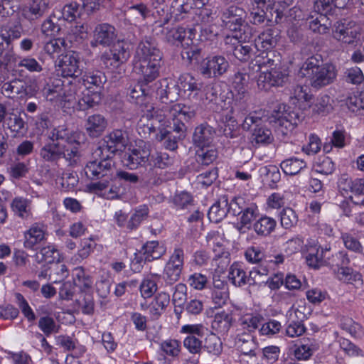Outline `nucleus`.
Returning a JSON list of instances; mask_svg holds the SVG:
<instances>
[{
  "label": "nucleus",
  "instance_id": "obj_1",
  "mask_svg": "<svg viewBox=\"0 0 364 364\" xmlns=\"http://www.w3.org/2000/svg\"><path fill=\"white\" fill-rule=\"evenodd\" d=\"M49 139L51 141L40 150V156L44 161L55 162L64 158L69 165L77 163L80 156L79 146L84 139L80 132L58 127L50 132Z\"/></svg>",
  "mask_w": 364,
  "mask_h": 364
},
{
  "label": "nucleus",
  "instance_id": "obj_2",
  "mask_svg": "<svg viewBox=\"0 0 364 364\" xmlns=\"http://www.w3.org/2000/svg\"><path fill=\"white\" fill-rule=\"evenodd\" d=\"M163 54L156 40L145 36L138 44L134 56V70L144 85L154 81L160 75Z\"/></svg>",
  "mask_w": 364,
  "mask_h": 364
},
{
  "label": "nucleus",
  "instance_id": "obj_3",
  "mask_svg": "<svg viewBox=\"0 0 364 364\" xmlns=\"http://www.w3.org/2000/svg\"><path fill=\"white\" fill-rule=\"evenodd\" d=\"M321 63V55H312L305 60L299 70L300 75L308 78L310 85L316 89L332 83L336 77L333 65Z\"/></svg>",
  "mask_w": 364,
  "mask_h": 364
},
{
  "label": "nucleus",
  "instance_id": "obj_4",
  "mask_svg": "<svg viewBox=\"0 0 364 364\" xmlns=\"http://www.w3.org/2000/svg\"><path fill=\"white\" fill-rule=\"evenodd\" d=\"M193 31V29H188L190 35L185 43H183V41L185 40L186 31L183 27L166 28L164 37L166 41L170 44L178 45L181 43L183 50H181V55L182 59L188 63H192L193 62L198 63L202 58L201 48L194 45L192 42L191 36Z\"/></svg>",
  "mask_w": 364,
  "mask_h": 364
},
{
  "label": "nucleus",
  "instance_id": "obj_5",
  "mask_svg": "<svg viewBox=\"0 0 364 364\" xmlns=\"http://www.w3.org/2000/svg\"><path fill=\"white\" fill-rule=\"evenodd\" d=\"M93 156L95 159L89 161L85 168L86 176L92 180L102 178L112 179L115 167L112 156L104 153L100 149H96Z\"/></svg>",
  "mask_w": 364,
  "mask_h": 364
},
{
  "label": "nucleus",
  "instance_id": "obj_6",
  "mask_svg": "<svg viewBox=\"0 0 364 364\" xmlns=\"http://www.w3.org/2000/svg\"><path fill=\"white\" fill-rule=\"evenodd\" d=\"M272 118L271 122L274 123L275 132L282 138L290 134L300 121L298 113L286 105L280 106L277 111H274Z\"/></svg>",
  "mask_w": 364,
  "mask_h": 364
},
{
  "label": "nucleus",
  "instance_id": "obj_7",
  "mask_svg": "<svg viewBox=\"0 0 364 364\" xmlns=\"http://www.w3.org/2000/svg\"><path fill=\"white\" fill-rule=\"evenodd\" d=\"M68 92L73 93L75 96V99L71 104L77 102V108L82 111L94 107L102 100L101 92L92 90L90 86L88 87L79 86V85H77L76 80L70 82Z\"/></svg>",
  "mask_w": 364,
  "mask_h": 364
},
{
  "label": "nucleus",
  "instance_id": "obj_8",
  "mask_svg": "<svg viewBox=\"0 0 364 364\" xmlns=\"http://www.w3.org/2000/svg\"><path fill=\"white\" fill-rule=\"evenodd\" d=\"M152 146L149 142L139 141L124 157V165L130 170L149 166Z\"/></svg>",
  "mask_w": 364,
  "mask_h": 364
},
{
  "label": "nucleus",
  "instance_id": "obj_9",
  "mask_svg": "<svg viewBox=\"0 0 364 364\" xmlns=\"http://www.w3.org/2000/svg\"><path fill=\"white\" fill-rule=\"evenodd\" d=\"M184 251L176 247L164 267L162 278L168 285H172L180 279L184 265Z\"/></svg>",
  "mask_w": 364,
  "mask_h": 364
},
{
  "label": "nucleus",
  "instance_id": "obj_10",
  "mask_svg": "<svg viewBox=\"0 0 364 364\" xmlns=\"http://www.w3.org/2000/svg\"><path fill=\"white\" fill-rule=\"evenodd\" d=\"M331 27L333 37L336 41L348 45H355L358 43L360 33L354 21L343 18L336 21Z\"/></svg>",
  "mask_w": 364,
  "mask_h": 364
},
{
  "label": "nucleus",
  "instance_id": "obj_11",
  "mask_svg": "<svg viewBox=\"0 0 364 364\" xmlns=\"http://www.w3.org/2000/svg\"><path fill=\"white\" fill-rule=\"evenodd\" d=\"M80 59V55L73 50L62 55L56 64L58 74L77 80L76 78L82 74Z\"/></svg>",
  "mask_w": 364,
  "mask_h": 364
},
{
  "label": "nucleus",
  "instance_id": "obj_12",
  "mask_svg": "<svg viewBox=\"0 0 364 364\" xmlns=\"http://www.w3.org/2000/svg\"><path fill=\"white\" fill-rule=\"evenodd\" d=\"M250 80V75L242 72L236 73L233 78V87L237 92L235 95V103L233 109L245 112L242 114H245L249 109L247 90Z\"/></svg>",
  "mask_w": 364,
  "mask_h": 364
},
{
  "label": "nucleus",
  "instance_id": "obj_13",
  "mask_svg": "<svg viewBox=\"0 0 364 364\" xmlns=\"http://www.w3.org/2000/svg\"><path fill=\"white\" fill-rule=\"evenodd\" d=\"M229 67L230 64L224 56H208L200 63L199 72L205 77L217 78L225 74Z\"/></svg>",
  "mask_w": 364,
  "mask_h": 364
},
{
  "label": "nucleus",
  "instance_id": "obj_14",
  "mask_svg": "<svg viewBox=\"0 0 364 364\" xmlns=\"http://www.w3.org/2000/svg\"><path fill=\"white\" fill-rule=\"evenodd\" d=\"M288 80V71L280 67V68L261 72L257 77V84L259 90L267 91L272 87L284 86Z\"/></svg>",
  "mask_w": 364,
  "mask_h": 364
},
{
  "label": "nucleus",
  "instance_id": "obj_15",
  "mask_svg": "<svg viewBox=\"0 0 364 364\" xmlns=\"http://www.w3.org/2000/svg\"><path fill=\"white\" fill-rule=\"evenodd\" d=\"M128 141L127 133L126 131L116 129L108 133L103 138V144L97 149H100L104 153L114 157L118 151H122Z\"/></svg>",
  "mask_w": 364,
  "mask_h": 364
},
{
  "label": "nucleus",
  "instance_id": "obj_16",
  "mask_svg": "<svg viewBox=\"0 0 364 364\" xmlns=\"http://www.w3.org/2000/svg\"><path fill=\"white\" fill-rule=\"evenodd\" d=\"M144 114L139 119L137 124V131L139 134L144 139L151 138L152 134L155 136L158 134L157 124L161 121L160 117L156 113L152 105H146L145 109H142Z\"/></svg>",
  "mask_w": 364,
  "mask_h": 364
},
{
  "label": "nucleus",
  "instance_id": "obj_17",
  "mask_svg": "<svg viewBox=\"0 0 364 364\" xmlns=\"http://www.w3.org/2000/svg\"><path fill=\"white\" fill-rule=\"evenodd\" d=\"M307 255H306V261L307 264L314 269H318L321 266H327V260L331 258V247H326L319 250L320 246L314 240L309 241L306 245Z\"/></svg>",
  "mask_w": 364,
  "mask_h": 364
},
{
  "label": "nucleus",
  "instance_id": "obj_18",
  "mask_svg": "<svg viewBox=\"0 0 364 364\" xmlns=\"http://www.w3.org/2000/svg\"><path fill=\"white\" fill-rule=\"evenodd\" d=\"M68 87H65L60 80H55L52 84H48L43 89V94L47 100L55 102L72 103L75 99L73 93L68 92Z\"/></svg>",
  "mask_w": 364,
  "mask_h": 364
},
{
  "label": "nucleus",
  "instance_id": "obj_19",
  "mask_svg": "<svg viewBox=\"0 0 364 364\" xmlns=\"http://www.w3.org/2000/svg\"><path fill=\"white\" fill-rule=\"evenodd\" d=\"M246 18L245 11L239 6L232 5L224 9L221 14L223 25L232 31L242 26Z\"/></svg>",
  "mask_w": 364,
  "mask_h": 364
},
{
  "label": "nucleus",
  "instance_id": "obj_20",
  "mask_svg": "<svg viewBox=\"0 0 364 364\" xmlns=\"http://www.w3.org/2000/svg\"><path fill=\"white\" fill-rule=\"evenodd\" d=\"M115 28L107 23H100L95 26L93 31V39L90 42L92 47L111 46L117 38Z\"/></svg>",
  "mask_w": 364,
  "mask_h": 364
},
{
  "label": "nucleus",
  "instance_id": "obj_21",
  "mask_svg": "<svg viewBox=\"0 0 364 364\" xmlns=\"http://www.w3.org/2000/svg\"><path fill=\"white\" fill-rule=\"evenodd\" d=\"M166 252L165 245L159 241H149L146 242L139 252V257L137 262L152 261L161 258Z\"/></svg>",
  "mask_w": 364,
  "mask_h": 364
},
{
  "label": "nucleus",
  "instance_id": "obj_22",
  "mask_svg": "<svg viewBox=\"0 0 364 364\" xmlns=\"http://www.w3.org/2000/svg\"><path fill=\"white\" fill-rule=\"evenodd\" d=\"M279 38L278 30L267 28L255 38V48L257 50H272V49L277 46Z\"/></svg>",
  "mask_w": 364,
  "mask_h": 364
},
{
  "label": "nucleus",
  "instance_id": "obj_23",
  "mask_svg": "<svg viewBox=\"0 0 364 364\" xmlns=\"http://www.w3.org/2000/svg\"><path fill=\"white\" fill-rule=\"evenodd\" d=\"M251 64L257 67L259 70L262 68H267L270 70L275 68H280L282 67V55L276 50H265L263 51L261 55H258Z\"/></svg>",
  "mask_w": 364,
  "mask_h": 364
},
{
  "label": "nucleus",
  "instance_id": "obj_24",
  "mask_svg": "<svg viewBox=\"0 0 364 364\" xmlns=\"http://www.w3.org/2000/svg\"><path fill=\"white\" fill-rule=\"evenodd\" d=\"M166 117L176 118L177 120L188 122L196 116V109L193 106L178 103L168 107L166 110Z\"/></svg>",
  "mask_w": 364,
  "mask_h": 364
},
{
  "label": "nucleus",
  "instance_id": "obj_25",
  "mask_svg": "<svg viewBox=\"0 0 364 364\" xmlns=\"http://www.w3.org/2000/svg\"><path fill=\"white\" fill-rule=\"evenodd\" d=\"M48 0H32L23 7L22 15L29 21L37 20L48 11Z\"/></svg>",
  "mask_w": 364,
  "mask_h": 364
},
{
  "label": "nucleus",
  "instance_id": "obj_26",
  "mask_svg": "<svg viewBox=\"0 0 364 364\" xmlns=\"http://www.w3.org/2000/svg\"><path fill=\"white\" fill-rule=\"evenodd\" d=\"M159 84L156 94L162 102H173L178 100L180 92L177 84L169 82L166 78L159 81Z\"/></svg>",
  "mask_w": 364,
  "mask_h": 364
},
{
  "label": "nucleus",
  "instance_id": "obj_27",
  "mask_svg": "<svg viewBox=\"0 0 364 364\" xmlns=\"http://www.w3.org/2000/svg\"><path fill=\"white\" fill-rule=\"evenodd\" d=\"M179 92L190 96L194 93L197 95L203 87V84L190 73H183L180 75L177 81Z\"/></svg>",
  "mask_w": 364,
  "mask_h": 364
},
{
  "label": "nucleus",
  "instance_id": "obj_28",
  "mask_svg": "<svg viewBox=\"0 0 364 364\" xmlns=\"http://www.w3.org/2000/svg\"><path fill=\"white\" fill-rule=\"evenodd\" d=\"M107 126L105 117L100 114H95L87 117L85 122V130L92 138L102 135Z\"/></svg>",
  "mask_w": 364,
  "mask_h": 364
},
{
  "label": "nucleus",
  "instance_id": "obj_29",
  "mask_svg": "<svg viewBox=\"0 0 364 364\" xmlns=\"http://www.w3.org/2000/svg\"><path fill=\"white\" fill-rule=\"evenodd\" d=\"M215 134V129L206 123L198 126L194 131L193 141L197 146H209Z\"/></svg>",
  "mask_w": 364,
  "mask_h": 364
},
{
  "label": "nucleus",
  "instance_id": "obj_30",
  "mask_svg": "<svg viewBox=\"0 0 364 364\" xmlns=\"http://www.w3.org/2000/svg\"><path fill=\"white\" fill-rule=\"evenodd\" d=\"M229 212L228 197L223 196L210 208L208 217L211 222L218 223L223 220Z\"/></svg>",
  "mask_w": 364,
  "mask_h": 364
},
{
  "label": "nucleus",
  "instance_id": "obj_31",
  "mask_svg": "<svg viewBox=\"0 0 364 364\" xmlns=\"http://www.w3.org/2000/svg\"><path fill=\"white\" fill-rule=\"evenodd\" d=\"M46 231L42 225L35 223L24 232L23 246L26 249H33L35 245L45 239Z\"/></svg>",
  "mask_w": 364,
  "mask_h": 364
},
{
  "label": "nucleus",
  "instance_id": "obj_32",
  "mask_svg": "<svg viewBox=\"0 0 364 364\" xmlns=\"http://www.w3.org/2000/svg\"><path fill=\"white\" fill-rule=\"evenodd\" d=\"M80 80H76L77 85H82V87H91L92 90H99L103 87L104 83L106 82V76L100 71H92L85 73Z\"/></svg>",
  "mask_w": 364,
  "mask_h": 364
},
{
  "label": "nucleus",
  "instance_id": "obj_33",
  "mask_svg": "<svg viewBox=\"0 0 364 364\" xmlns=\"http://www.w3.org/2000/svg\"><path fill=\"white\" fill-rule=\"evenodd\" d=\"M11 208L14 215L23 220L32 217L31 201L23 197H15L11 203Z\"/></svg>",
  "mask_w": 364,
  "mask_h": 364
},
{
  "label": "nucleus",
  "instance_id": "obj_34",
  "mask_svg": "<svg viewBox=\"0 0 364 364\" xmlns=\"http://www.w3.org/2000/svg\"><path fill=\"white\" fill-rule=\"evenodd\" d=\"M169 304L170 296L168 293L164 291L158 293L148 306L150 315L154 318H158L165 311Z\"/></svg>",
  "mask_w": 364,
  "mask_h": 364
},
{
  "label": "nucleus",
  "instance_id": "obj_35",
  "mask_svg": "<svg viewBox=\"0 0 364 364\" xmlns=\"http://www.w3.org/2000/svg\"><path fill=\"white\" fill-rule=\"evenodd\" d=\"M232 322V317L231 314L222 311L215 314L211 323V327L218 333L225 334L229 331Z\"/></svg>",
  "mask_w": 364,
  "mask_h": 364
},
{
  "label": "nucleus",
  "instance_id": "obj_36",
  "mask_svg": "<svg viewBox=\"0 0 364 364\" xmlns=\"http://www.w3.org/2000/svg\"><path fill=\"white\" fill-rule=\"evenodd\" d=\"M277 221L268 216H262L253 224V230L259 237H267L274 231Z\"/></svg>",
  "mask_w": 364,
  "mask_h": 364
},
{
  "label": "nucleus",
  "instance_id": "obj_37",
  "mask_svg": "<svg viewBox=\"0 0 364 364\" xmlns=\"http://www.w3.org/2000/svg\"><path fill=\"white\" fill-rule=\"evenodd\" d=\"M175 162V156L166 152L152 151L149 166L160 169L170 168Z\"/></svg>",
  "mask_w": 364,
  "mask_h": 364
},
{
  "label": "nucleus",
  "instance_id": "obj_38",
  "mask_svg": "<svg viewBox=\"0 0 364 364\" xmlns=\"http://www.w3.org/2000/svg\"><path fill=\"white\" fill-rule=\"evenodd\" d=\"M258 215V208L255 203H250L243 207L240 214V223L237 225V230L242 232L243 228H250L252 222L257 218Z\"/></svg>",
  "mask_w": 364,
  "mask_h": 364
},
{
  "label": "nucleus",
  "instance_id": "obj_39",
  "mask_svg": "<svg viewBox=\"0 0 364 364\" xmlns=\"http://www.w3.org/2000/svg\"><path fill=\"white\" fill-rule=\"evenodd\" d=\"M196 153V161L199 165L208 166L218 157V151L212 145L198 146Z\"/></svg>",
  "mask_w": 364,
  "mask_h": 364
},
{
  "label": "nucleus",
  "instance_id": "obj_40",
  "mask_svg": "<svg viewBox=\"0 0 364 364\" xmlns=\"http://www.w3.org/2000/svg\"><path fill=\"white\" fill-rule=\"evenodd\" d=\"M309 28L314 33H327L331 27V22L325 15L317 14L316 17L311 16L307 18Z\"/></svg>",
  "mask_w": 364,
  "mask_h": 364
},
{
  "label": "nucleus",
  "instance_id": "obj_41",
  "mask_svg": "<svg viewBox=\"0 0 364 364\" xmlns=\"http://www.w3.org/2000/svg\"><path fill=\"white\" fill-rule=\"evenodd\" d=\"M339 187L344 191H350L355 195H364V178H356L353 181L346 176L338 180Z\"/></svg>",
  "mask_w": 364,
  "mask_h": 364
},
{
  "label": "nucleus",
  "instance_id": "obj_42",
  "mask_svg": "<svg viewBox=\"0 0 364 364\" xmlns=\"http://www.w3.org/2000/svg\"><path fill=\"white\" fill-rule=\"evenodd\" d=\"M59 256L58 250L53 245L43 247L35 255L36 260L39 264L42 262L53 264L59 260Z\"/></svg>",
  "mask_w": 364,
  "mask_h": 364
},
{
  "label": "nucleus",
  "instance_id": "obj_43",
  "mask_svg": "<svg viewBox=\"0 0 364 364\" xmlns=\"http://www.w3.org/2000/svg\"><path fill=\"white\" fill-rule=\"evenodd\" d=\"M4 95L10 97V95H17L23 97L27 95L26 82L18 78H15L10 82H5L2 86Z\"/></svg>",
  "mask_w": 364,
  "mask_h": 364
},
{
  "label": "nucleus",
  "instance_id": "obj_44",
  "mask_svg": "<svg viewBox=\"0 0 364 364\" xmlns=\"http://www.w3.org/2000/svg\"><path fill=\"white\" fill-rule=\"evenodd\" d=\"M219 234L213 232L207 235L208 245L213 248L216 258H228L229 252L225 250L224 245L220 241Z\"/></svg>",
  "mask_w": 364,
  "mask_h": 364
},
{
  "label": "nucleus",
  "instance_id": "obj_45",
  "mask_svg": "<svg viewBox=\"0 0 364 364\" xmlns=\"http://www.w3.org/2000/svg\"><path fill=\"white\" fill-rule=\"evenodd\" d=\"M228 279L235 287H242L247 284V276L246 272L237 263L232 264L229 269Z\"/></svg>",
  "mask_w": 364,
  "mask_h": 364
},
{
  "label": "nucleus",
  "instance_id": "obj_46",
  "mask_svg": "<svg viewBox=\"0 0 364 364\" xmlns=\"http://www.w3.org/2000/svg\"><path fill=\"white\" fill-rule=\"evenodd\" d=\"M191 9L189 0H173L171 5L170 14L175 20L181 21Z\"/></svg>",
  "mask_w": 364,
  "mask_h": 364
},
{
  "label": "nucleus",
  "instance_id": "obj_47",
  "mask_svg": "<svg viewBox=\"0 0 364 364\" xmlns=\"http://www.w3.org/2000/svg\"><path fill=\"white\" fill-rule=\"evenodd\" d=\"M156 139L164 141L163 144L166 149L175 151L178 149V142L182 137L181 135H174L171 132L163 129L156 135Z\"/></svg>",
  "mask_w": 364,
  "mask_h": 364
},
{
  "label": "nucleus",
  "instance_id": "obj_48",
  "mask_svg": "<svg viewBox=\"0 0 364 364\" xmlns=\"http://www.w3.org/2000/svg\"><path fill=\"white\" fill-rule=\"evenodd\" d=\"M72 274L75 286L79 287L82 290L92 287V279L90 275L85 273V269L82 267L74 268Z\"/></svg>",
  "mask_w": 364,
  "mask_h": 364
},
{
  "label": "nucleus",
  "instance_id": "obj_49",
  "mask_svg": "<svg viewBox=\"0 0 364 364\" xmlns=\"http://www.w3.org/2000/svg\"><path fill=\"white\" fill-rule=\"evenodd\" d=\"M280 166L285 174L294 176L306 168V164L301 159L290 158L283 161Z\"/></svg>",
  "mask_w": 364,
  "mask_h": 364
},
{
  "label": "nucleus",
  "instance_id": "obj_50",
  "mask_svg": "<svg viewBox=\"0 0 364 364\" xmlns=\"http://www.w3.org/2000/svg\"><path fill=\"white\" fill-rule=\"evenodd\" d=\"M4 126L11 131V132L21 134L26 130V123L19 114L10 112L4 122Z\"/></svg>",
  "mask_w": 364,
  "mask_h": 364
},
{
  "label": "nucleus",
  "instance_id": "obj_51",
  "mask_svg": "<svg viewBox=\"0 0 364 364\" xmlns=\"http://www.w3.org/2000/svg\"><path fill=\"white\" fill-rule=\"evenodd\" d=\"M202 348L210 354L219 355L223 351V343L215 333H210L205 338Z\"/></svg>",
  "mask_w": 364,
  "mask_h": 364
},
{
  "label": "nucleus",
  "instance_id": "obj_52",
  "mask_svg": "<svg viewBox=\"0 0 364 364\" xmlns=\"http://www.w3.org/2000/svg\"><path fill=\"white\" fill-rule=\"evenodd\" d=\"M149 214V208L146 205L136 208L132 215L127 224V229L132 231L136 230L142 221L146 219Z\"/></svg>",
  "mask_w": 364,
  "mask_h": 364
},
{
  "label": "nucleus",
  "instance_id": "obj_53",
  "mask_svg": "<svg viewBox=\"0 0 364 364\" xmlns=\"http://www.w3.org/2000/svg\"><path fill=\"white\" fill-rule=\"evenodd\" d=\"M128 96L133 103L144 106V107L146 105H151L146 101L148 97L145 94V90L142 87V85L137 84L129 87Z\"/></svg>",
  "mask_w": 364,
  "mask_h": 364
},
{
  "label": "nucleus",
  "instance_id": "obj_54",
  "mask_svg": "<svg viewBox=\"0 0 364 364\" xmlns=\"http://www.w3.org/2000/svg\"><path fill=\"white\" fill-rule=\"evenodd\" d=\"M261 173L264 176V179L272 188L277 186V183L280 181L281 173L277 166L274 165H268L261 168Z\"/></svg>",
  "mask_w": 364,
  "mask_h": 364
},
{
  "label": "nucleus",
  "instance_id": "obj_55",
  "mask_svg": "<svg viewBox=\"0 0 364 364\" xmlns=\"http://www.w3.org/2000/svg\"><path fill=\"white\" fill-rule=\"evenodd\" d=\"M96 244L90 238L84 239L81 242V248L77 253L72 257L74 263H80L83 259L87 258L95 247Z\"/></svg>",
  "mask_w": 364,
  "mask_h": 364
},
{
  "label": "nucleus",
  "instance_id": "obj_56",
  "mask_svg": "<svg viewBox=\"0 0 364 364\" xmlns=\"http://www.w3.org/2000/svg\"><path fill=\"white\" fill-rule=\"evenodd\" d=\"M341 238L347 250L355 254L364 255V247L357 237L346 232L341 235Z\"/></svg>",
  "mask_w": 364,
  "mask_h": 364
},
{
  "label": "nucleus",
  "instance_id": "obj_57",
  "mask_svg": "<svg viewBox=\"0 0 364 364\" xmlns=\"http://www.w3.org/2000/svg\"><path fill=\"white\" fill-rule=\"evenodd\" d=\"M346 104L351 112L363 114L364 112V95L359 92L353 93L346 98Z\"/></svg>",
  "mask_w": 364,
  "mask_h": 364
},
{
  "label": "nucleus",
  "instance_id": "obj_58",
  "mask_svg": "<svg viewBox=\"0 0 364 364\" xmlns=\"http://www.w3.org/2000/svg\"><path fill=\"white\" fill-rule=\"evenodd\" d=\"M252 138L256 144L262 145L269 144L274 139L271 130L261 126L254 129Z\"/></svg>",
  "mask_w": 364,
  "mask_h": 364
},
{
  "label": "nucleus",
  "instance_id": "obj_59",
  "mask_svg": "<svg viewBox=\"0 0 364 364\" xmlns=\"http://www.w3.org/2000/svg\"><path fill=\"white\" fill-rule=\"evenodd\" d=\"M262 320L263 317L259 314H247L243 315L240 319L243 329L249 332L256 330Z\"/></svg>",
  "mask_w": 364,
  "mask_h": 364
},
{
  "label": "nucleus",
  "instance_id": "obj_60",
  "mask_svg": "<svg viewBox=\"0 0 364 364\" xmlns=\"http://www.w3.org/2000/svg\"><path fill=\"white\" fill-rule=\"evenodd\" d=\"M333 100L327 95H320L317 97L314 107V111L322 115H326L332 112Z\"/></svg>",
  "mask_w": 364,
  "mask_h": 364
},
{
  "label": "nucleus",
  "instance_id": "obj_61",
  "mask_svg": "<svg viewBox=\"0 0 364 364\" xmlns=\"http://www.w3.org/2000/svg\"><path fill=\"white\" fill-rule=\"evenodd\" d=\"M68 276L67 266L64 264L56 262L50 267L48 280L53 283H58L65 279Z\"/></svg>",
  "mask_w": 364,
  "mask_h": 364
},
{
  "label": "nucleus",
  "instance_id": "obj_62",
  "mask_svg": "<svg viewBox=\"0 0 364 364\" xmlns=\"http://www.w3.org/2000/svg\"><path fill=\"white\" fill-rule=\"evenodd\" d=\"M314 168L319 173L329 175L334 171L335 164L331 158L321 156L315 162Z\"/></svg>",
  "mask_w": 364,
  "mask_h": 364
},
{
  "label": "nucleus",
  "instance_id": "obj_63",
  "mask_svg": "<svg viewBox=\"0 0 364 364\" xmlns=\"http://www.w3.org/2000/svg\"><path fill=\"white\" fill-rule=\"evenodd\" d=\"M65 46V41L63 38H58L46 42L43 46V50L48 55L53 58L54 54L61 53Z\"/></svg>",
  "mask_w": 364,
  "mask_h": 364
},
{
  "label": "nucleus",
  "instance_id": "obj_64",
  "mask_svg": "<svg viewBox=\"0 0 364 364\" xmlns=\"http://www.w3.org/2000/svg\"><path fill=\"white\" fill-rule=\"evenodd\" d=\"M281 225L285 229L295 226L298 222L296 212L291 208H286L280 213Z\"/></svg>",
  "mask_w": 364,
  "mask_h": 364
}]
</instances>
